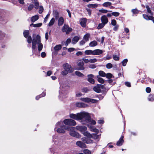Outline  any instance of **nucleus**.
Listing matches in <instances>:
<instances>
[{"label":"nucleus","instance_id":"21","mask_svg":"<svg viewBox=\"0 0 154 154\" xmlns=\"http://www.w3.org/2000/svg\"><path fill=\"white\" fill-rule=\"evenodd\" d=\"M69 134L71 136L77 138H79L80 137V135L79 134L75 131L70 132L69 133Z\"/></svg>","mask_w":154,"mask_h":154},{"label":"nucleus","instance_id":"13","mask_svg":"<svg viewBox=\"0 0 154 154\" xmlns=\"http://www.w3.org/2000/svg\"><path fill=\"white\" fill-rule=\"evenodd\" d=\"M77 63L78 66H79L78 69L79 70H83L85 69V67L83 66L84 63L83 61L82 60H79L77 62Z\"/></svg>","mask_w":154,"mask_h":154},{"label":"nucleus","instance_id":"9","mask_svg":"<svg viewBox=\"0 0 154 154\" xmlns=\"http://www.w3.org/2000/svg\"><path fill=\"white\" fill-rule=\"evenodd\" d=\"M80 100H81L85 102H91L93 103H96L98 101V100H96L91 99L88 97L82 98L80 99Z\"/></svg>","mask_w":154,"mask_h":154},{"label":"nucleus","instance_id":"46","mask_svg":"<svg viewBox=\"0 0 154 154\" xmlns=\"http://www.w3.org/2000/svg\"><path fill=\"white\" fill-rule=\"evenodd\" d=\"M105 25L102 23H99L97 27V29H100L104 27Z\"/></svg>","mask_w":154,"mask_h":154},{"label":"nucleus","instance_id":"39","mask_svg":"<svg viewBox=\"0 0 154 154\" xmlns=\"http://www.w3.org/2000/svg\"><path fill=\"white\" fill-rule=\"evenodd\" d=\"M45 92L43 91L42 93V94L39 95L38 96H37L36 97L35 99L36 100H38L39 98L43 97L45 96Z\"/></svg>","mask_w":154,"mask_h":154},{"label":"nucleus","instance_id":"56","mask_svg":"<svg viewBox=\"0 0 154 154\" xmlns=\"http://www.w3.org/2000/svg\"><path fill=\"white\" fill-rule=\"evenodd\" d=\"M113 16L115 17H117L119 16L120 14V13L117 12H112V14Z\"/></svg>","mask_w":154,"mask_h":154},{"label":"nucleus","instance_id":"41","mask_svg":"<svg viewBox=\"0 0 154 154\" xmlns=\"http://www.w3.org/2000/svg\"><path fill=\"white\" fill-rule=\"evenodd\" d=\"M99 76H101L103 77H105L106 76V74L105 72L103 71H100L99 72Z\"/></svg>","mask_w":154,"mask_h":154},{"label":"nucleus","instance_id":"38","mask_svg":"<svg viewBox=\"0 0 154 154\" xmlns=\"http://www.w3.org/2000/svg\"><path fill=\"white\" fill-rule=\"evenodd\" d=\"M54 15L56 20L58 19L59 17V13L57 11H53Z\"/></svg>","mask_w":154,"mask_h":154},{"label":"nucleus","instance_id":"62","mask_svg":"<svg viewBox=\"0 0 154 154\" xmlns=\"http://www.w3.org/2000/svg\"><path fill=\"white\" fill-rule=\"evenodd\" d=\"M33 5L32 4L30 5L28 8V10L29 11L31 10L33 8Z\"/></svg>","mask_w":154,"mask_h":154},{"label":"nucleus","instance_id":"43","mask_svg":"<svg viewBox=\"0 0 154 154\" xmlns=\"http://www.w3.org/2000/svg\"><path fill=\"white\" fill-rule=\"evenodd\" d=\"M42 25V23H39L37 24H34L33 23H32L30 24V26L32 25L33 27H40Z\"/></svg>","mask_w":154,"mask_h":154},{"label":"nucleus","instance_id":"22","mask_svg":"<svg viewBox=\"0 0 154 154\" xmlns=\"http://www.w3.org/2000/svg\"><path fill=\"white\" fill-rule=\"evenodd\" d=\"M124 136H122L120 138L119 140L116 143V145L117 146H122L123 144L124 140H123Z\"/></svg>","mask_w":154,"mask_h":154},{"label":"nucleus","instance_id":"33","mask_svg":"<svg viewBox=\"0 0 154 154\" xmlns=\"http://www.w3.org/2000/svg\"><path fill=\"white\" fill-rule=\"evenodd\" d=\"M29 31L28 30H25L23 32V34L24 36L27 38L28 36H29Z\"/></svg>","mask_w":154,"mask_h":154},{"label":"nucleus","instance_id":"64","mask_svg":"<svg viewBox=\"0 0 154 154\" xmlns=\"http://www.w3.org/2000/svg\"><path fill=\"white\" fill-rule=\"evenodd\" d=\"M89 90L86 88H84L82 89V91L84 92H87Z\"/></svg>","mask_w":154,"mask_h":154},{"label":"nucleus","instance_id":"51","mask_svg":"<svg viewBox=\"0 0 154 154\" xmlns=\"http://www.w3.org/2000/svg\"><path fill=\"white\" fill-rule=\"evenodd\" d=\"M128 61V60L127 59H124L122 62V66H126V64Z\"/></svg>","mask_w":154,"mask_h":154},{"label":"nucleus","instance_id":"16","mask_svg":"<svg viewBox=\"0 0 154 154\" xmlns=\"http://www.w3.org/2000/svg\"><path fill=\"white\" fill-rule=\"evenodd\" d=\"M87 22V19L85 18H82L80 19V23L82 26L85 27Z\"/></svg>","mask_w":154,"mask_h":154},{"label":"nucleus","instance_id":"45","mask_svg":"<svg viewBox=\"0 0 154 154\" xmlns=\"http://www.w3.org/2000/svg\"><path fill=\"white\" fill-rule=\"evenodd\" d=\"M106 77L108 79H110L114 77L113 75L110 73H108L106 74Z\"/></svg>","mask_w":154,"mask_h":154},{"label":"nucleus","instance_id":"18","mask_svg":"<svg viewBox=\"0 0 154 154\" xmlns=\"http://www.w3.org/2000/svg\"><path fill=\"white\" fill-rule=\"evenodd\" d=\"M143 18L146 20H152L154 23V19L152 16H148L147 15L143 14Z\"/></svg>","mask_w":154,"mask_h":154},{"label":"nucleus","instance_id":"31","mask_svg":"<svg viewBox=\"0 0 154 154\" xmlns=\"http://www.w3.org/2000/svg\"><path fill=\"white\" fill-rule=\"evenodd\" d=\"M55 22V20L54 18H52L50 20L49 23L48 24V26H51L53 25Z\"/></svg>","mask_w":154,"mask_h":154},{"label":"nucleus","instance_id":"36","mask_svg":"<svg viewBox=\"0 0 154 154\" xmlns=\"http://www.w3.org/2000/svg\"><path fill=\"white\" fill-rule=\"evenodd\" d=\"M97 4H90L88 5V7L92 8H95L98 6Z\"/></svg>","mask_w":154,"mask_h":154},{"label":"nucleus","instance_id":"50","mask_svg":"<svg viewBox=\"0 0 154 154\" xmlns=\"http://www.w3.org/2000/svg\"><path fill=\"white\" fill-rule=\"evenodd\" d=\"M5 35L4 33L0 31V40H2L5 37Z\"/></svg>","mask_w":154,"mask_h":154},{"label":"nucleus","instance_id":"61","mask_svg":"<svg viewBox=\"0 0 154 154\" xmlns=\"http://www.w3.org/2000/svg\"><path fill=\"white\" fill-rule=\"evenodd\" d=\"M113 58L115 60H118L119 59V57L116 55H113Z\"/></svg>","mask_w":154,"mask_h":154},{"label":"nucleus","instance_id":"42","mask_svg":"<svg viewBox=\"0 0 154 154\" xmlns=\"http://www.w3.org/2000/svg\"><path fill=\"white\" fill-rule=\"evenodd\" d=\"M62 48L61 45H58L55 46L54 47V49L55 51H59Z\"/></svg>","mask_w":154,"mask_h":154},{"label":"nucleus","instance_id":"8","mask_svg":"<svg viewBox=\"0 0 154 154\" xmlns=\"http://www.w3.org/2000/svg\"><path fill=\"white\" fill-rule=\"evenodd\" d=\"M52 140L54 143L57 144H58L59 143L62 142L61 138L55 135L53 136Z\"/></svg>","mask_w":154,"mask_h":154},{"label":"nucleus","instance_id":"1","mask_svg":"<svg viewBox=\"0 0 154 154\" xmlns=\"http://www.w3.org/2000/svg\"><path fill=\"white\" fill-rule=\"evenodd\" d=\"M37 44L38 45V51L40 53L42 49L43 45L41 43V37L38 35H37L36 37H33L32 41V49L33 54H36L37 52L36 45Z\"/></svg>","mask_w":154,"mask_h":154},{"label":"nucleus","instance_id":"53","mask_svg":"<svg viewBox=\"0 0 154 154\" xmlns=\"http://www.w3.org/2000/svg\"><path fill=\"white\" fill-rule=\"evenodd\" d=\"M50 15V14L49 13H48L47 15H46V17L45 18L44 21V23H46L47 21L48 20V19Z\"/></svg>","mask_w":154,"mask_h":154},{"label":"nucleus","instance_id":"58","mask_svg":"<svg viewBox=\"0 0 154 154\" xmlns=\"http://www.w3.org/2000/svg\"><path fill=\"white\" fill-rule=\"evenodd\" d=\"M43 11V7L42 6H40L38 12L39 14L42 13Z\"/></svg>","mask_w":154,"mask_h":154},{"label":"nucleus","instance_id":"4","mask_svg":"<svg viewBox=\"0 0 154 154\" xmlns=\"http://www.w3.org/2000/svg\"><path fill=\"white\" fill-rule=\"evenodd\" d=\"M85 112L82 111L76 114L71 113L69 114V117L72 119L76 120L77 121H80L81 123L83 120L85 113Z\"/></svg>","mask_w":154,"mask_h":154},{"label":"nucleus","instance_id":"44","mask_svg":"<svg viewBox=\"0 0 154 154\" xmlns=\"http://www.w3.org/2000/svg\"><path fill=\"white\" fill-rule=\"evenodd\" d=\"M131 12L133 13V16H134V14H137L139 13V11L136 9H132L131 10Z\"/></svg>","mask_w":154,"mask_h":154},{"label":"nucleus","instance_id":"30","mask_svg":"<svg viewBox=\"0 0 154 154\" xmlns=\"http://www.w3.org/2000/svg\"><path fill=\"white\" fill-rule=\"evenodd\" d=\"M149 101H153L154 100V94H150L148 97Z\"/></svg>","mask_w":154,"mask_h":154},{"label":"nucleus","instance_id":"49","mask_svg":"<svg viewBox=\"0 0 154 154\" xmlns=\"http://www.w3.org/2000/svg\"><path fill=\"white\" fill-rule=\"evenodd\" d=\"M83 152L85 154H91V151L87 149H85L83 151Z\"/></svg>","mask_w":154,"mask_h":154},{"label":"nucleus","instance_id":"15","mask_svg":"<svg viewBox=\"0 0 154 154\" xmlns=\"http://www.w3.org/2000/svg\"><path fill=\"white\" fill-rule=\"evenodd\" d=\"M76 144L79 147L82 148H84L86 147V146L85 143L80 141H77L76 143Z\"/></svg>","mask_w":154,"mask_h":154},{"label":"nucleus","instance_id":"20","mask_svg":"<svg viewBox=\"0 0 154 154\" xmlns=\"http://www.w3.org/2000/svg\"><path fill=\"white\" fill-rule=\"evenodd\" d=\"M101 20L102 23L105 25L108 23V21L107 17L106 15H103L101 17Z\"/></svg>","mask_w":154,"mask_h":154},{"label":"nucleus","instance_id":"59","mask_svg":"<svg viewBox=\"0 0 154 154\" xmlns=\"http://www.w3.org/2000/svg\"><path fill=\"white\" fill-rule=\"evenodd\" d=\"M68 72H69L64 69V70L62 71L61 74L63 75H65L68 74Z\"/></svg>","mask_w":154,"mask_h":154},{"label":"nucleus","instance_id":"48","mask_svg":"<svg viewBox=\"0 0 154 154\" xmlns=\"http://www.w3.org/2000/svg\"><path fill=\"white\" fill-rule=\"evenodd\" d=\"M75 74L77 76L79 77H82L84 76L82 73L78 71H75Z\"/></svg>","mask_w":154,"mask_h":154},{"label":"nucleus","instance_id":"54","mask_svg":"<svg viewBox=\"0 0 154 154\" xmlns=\"http://www.w3.org/2000/svg\"><path fill=\"white\" fill-rule=\"evenodd\" d=\"M27 42L29 43H30L32 42V38L29 35L27 37Z\"/></svg>","mask_w":154,"mask_h":154},{"label":"nucleus","instance_id":"37","mask_svg":"<svg viewBox=\"0 0 154 154\" xmlns=\"http://www.w3.org/2000/svg\"><path fill=\"white\" fill-rule=\"evenodd\" d=\"M97 78L98 81L101 84H103L104 82V80L102 78L100 77L99 75H97Z\"/></svg>","mask_w":154,"mask_h":154},{"label":"nucleus","instance_id":"47","mask_svg":"<svg viewBox=\"0 0 154 154\" xmlns=\"http://www.w3.org/2000/svg\"><path fill=\"white\" fill-rule=\"evenodd\" d=\"M112 5V3L111 2H106L104 3L103 5V6L105 7H108Z\"/></svg>","mask_w":154,"mask_h":154},{"label":"nucleus","instance_id":"27","mask_svg":"<svg viewBox=\"0 0 154 154\" xmlns=\"http://www.w3.org/2000/svg\"><path fill=\"white\" fill-rule=\"evenodd\" d=\"M100 135H97L95 134H93L92 135V138L95 140H99Z\"/></svg>","mask_w":154,"mask_h":154},{"label":"nucleus","instance_id":"52","mask_svg":"<svg viewBox=\"0 0 154 154\" xmlns=\"http://www.w3.org/2000/svg\"><path fill=\"white\" fill-rule=\"evenodd\" d=\"M71 40L70 38H68L65 42V45L66 46H67L71 42Z\"/></svg>","mask_w":154,"mask_h":154},{"label":"nucleus","instance_id":"60","mask_svg":"<svg viewBox=\"0 0 154 154\" xmlns=\"http://www.w3.org/2000/svg\"><path fill=\"white\" fill-rule=\"evenodd\" d=\"M97 61V59L96 58L90 59L89 60V62L91 63H94Z\"/></svg>","mask_w":154,"mask_h":154},{"label":"nucleus","instance_id":"32","mask_svg":"<svg viewBox=\"0 0 154 154\" xmlns=\"http://www.w3.org/2000/svg\"><path fill=\"white\" fill-rule=\"evenodd\" d=\"M93 90L95 91L98 93L100 92L101 91V89L99 88L97 85V86H95L93 88Z\"/></svg>","mask_w":154,"mask_h":154},{"label":"nucleus","instance_id":"63","mask_svg":"<svg viewBox=\"0 0 154 154\" xmlns=\"http://www.w3.org/2000/svg\"><path fill=\"white\" fill-rule=\"evenodd\" d=\"M146 91L147 93H149L151 91V89L150 88L148 87L146 88Z\"/></svg>","mask_w":154,"mask_h":154},{"label":"nucleus","instance_id":"34","mask_svg":"<svg viewBox=\"0 0 154 154\" xmlns=\"http://www.w3.org/2000/svg\"><path fill=\"white\" fill-rule=\"evenodd\" d=\"M146 9L147 12L149 14H150L151 16H153V13L152 12L149 6L148 5H146Z\"/></svg>","mask_w":154,"mask_h":154},{"label":"nucleus","instance_id":"29","mask_svg":"<svg viewBox=\"0 0 154 154\" xmlns=\"http://www.w3.org/2000/svg\"><path fill=\"white\" fill-rule=\"evenodd\" d=\"M97 42L95 41H93L90 43L89 44V46L91 47H94L97 45Z\"/></svg>","mask_w":154,"mask_h":154},{"label":"nucleus","instance_id":"28","mask_svg":"<svg viewBox=\"0 0 154 154\" xmlns=\"http://www.w3.org/2000/svg\"><path fill=\"white\" fill-rule=\"evenodd\" d=\"M39 18L38 16L37 15L33 16L31 17V21L32 22H34L37 20Z\"/></svg>","mask_w":154,"mask_h":154},{"label":"nucleus","instance_id":"11","mask_svg":"<svg viewBox=\"0 0 154 154\" xmlns=\"http://www.w3.org/2000/svg\"><path fill=\"white\" fill-rule=\"evenodd\" d=\"M76 129L82 132V134L86 131L87 129V127L83 125H77L75 127Z\"/></svg>","mask_w":154,"mask_h":154},{"label":"nucleus","instance_id":"19","mask_svg":"<svg viewBox=\"0 0 154 154\" xmlns=\"http://www.w3.org/2000/svg\"><path fill=\"white\" fill-rule=\"evenodd\" d=\"M82 140L84 143L87 144L91 143H93V140L89 138H87L86 137H83L82 138Z\"/></svg>","mask_w":154,"mask_h":154},{"label":"nucleus","instance_id":"55","mask_svg":"<svg viewBox=\"0 0 154 154\" xmlns=\"http://www.w3.org/2000/svg\"><path fill=\"white\" fill-rule=\"evenodd\" d=\"M116 20L112 19L111 20V24L112 25L115 26L116 24Z\"/></svg>","mask_w":154,"mask_h":154},{"label":"nucleus","instance_id":"40","mask_svg":"<svg viewBox=\"0 0 154 154\" xmlns=\"http://www.w3.org/2000/svg\"><path fill=\"white\" fill-rule=\"evenodd\" d=\"M34 7L35 9H38V8L39 3L37 0H34Z\"/></svg>","mask_w":154,"mask_h":154},{"label":"nucleus","instance_id":"24","mask_svg":"<svg viewBox=\"0 0 154 154\" xmlns=\"http://www.w3.org/2000/svg\"><path fill=\"white\" fill-rule=\"evenodd\" d=\"M64 20L63 17H61L59 18L58 20V25L59 26H61L63 25L64 23Z\"/></svg>","mask_w":154,"mask_h":154},{"label":"nucleus","instance_id":"10","mask_svg":"<svg viewBox=\"0 0 154 154\" xmlns=\"http://www.w3.org/2000/svg\"><path fill=\"white\" fill-rule=\"evenodd\" d=\"M64 69L69 72L71 73L73 72V69L71 67V66L69 65L68 63H66L63 65Z\"/></svg>","mask_w":154,"mask_h":154},{"label":"nucleus","instance_id":"26","mask_svg":"<svg viewBox=\"0 0 154 154\" xmlns=\"http://www.w3.org/2000/svg\"><path fill=\"white\" fill-rule=\"evenodd\" d=\"M83 134L85 136L87 137L88 138H92V134H91L88 131H85L83 133Z\"/></svg>","mask_w":154,"mask_h":154},{"label":"nucleus","instance_id":"57","mask_svg":"<svg viewBox=\"0 0 154 154\" xmlns=\"http://www.w3.org/2000/svg\"><path fill=\"white\" fill-rule=\"evenodd\" d=\"M112 64L110 63H107L106 65V67L108 69H110L112 68Z\"/></svg>","mask_w":154,"mask_h":154},{"label":"nucleus","instance_id":"3","mask_svg":"<svg viewBox=\"0 0 154 154\" xmlns=\"http://www.w3.org/2000/svg\"><path fill=\"white\" fill-rule=\"evenodd\" d=\"M89 123L91 125H95L96 124V122L91 119L89 114L85 112L83 120L81 122L82 124L86 125L87 123Z\"/></svg>","mask_w":154,"mask_h":154},{"label":"nucleus","instance_id":"35","mask_svg":"<svg viewBox=\"0 0 154 154\" xmlns=\"http://www.w3.org/2000/svg\"><path fill=\"white\" fill-rule=\"evenodd\" d=\"M90 34L87 33L84 36L83 39L85 41V42L88 41L89 40V38L90 37Z\"/></svg>","mask_w":154,"mask_h":154},{"label":"nucleus","instance_id":"5","mask_svg":"<svg viewBox=\"0 0 154 154\" xmlns=\"http://www.w3.org/2000/svg\"><path fill=\"white\" fill-rule=\"evenodd\" d=\"M103 53V51L99 49H97L94 50H86L85 52V53L86 55H100Z\"/></svg>","mask_w":154,"mask_h":154},{"label":"nucleus","instance_id":"2","mask_svg":"<svg viewBox=\"0 0 154 154\" xmlns=\"http://www.w3.org/2000/svg\"><path fill=\"white\" fill-rule=\"evenodd\" d=\"M69 129L68 127L63 124V121H60L56 124L54 130L58 133L64 134Z\"/></svg>","mask_w":154,"mask_h":154},{"label":"nucleus","instance_id":"17","mask_svg":"<svg viewBox=\"0 0 154 154\" xmlns=\"http://www.w3.org/2000/svg\"><path fill=\"white\" fill-rule=\"evenodd\" d=\"M87 77H88V81L91 83L94 84V80L93 79L94 75L92 74H90L88 75Z\"/></svg>","mask_w":154,"mask_h":154},{"label":"nucleus","instance_id":"12","mask_svg":"<svg viewBox=\"0 0 154 154\" xmlns=\"http://www.w3.org/2000/svg\"><path fill=\"white\" fill-rule=\"evenodd\" d=\"M62 87L63 88V90H61L59 91L60 96L62 97L63 98H65L66 97V95L67 92L66 91V89L64 88V86H62Z\"/></svg>","mask_w":154,"mask_h":154},{"label":"nucleus","instance_id":"6","mask_svg":"<svg viewBox=\"0 0 154 154\" xmlns=\"http://www.w3.org/2000/svg\"><path fill=\"white\" fill-rule=\"evenodd\" d=\"M63 124L64 123L66 125L69 126H74L76 125V122L71 119H64L63 121Z\"/></svg>","mask_w":154,"mask_h":154},{"label":"nucleus","instance_id":"14","mask_svg":"<svg viewBox=\"0 0 154 154\" xmlns=\"http://www.w3.org/2000/svg\"><path fill=\"white\" fill-rule=\"evenodd\" d=\"M87 126L88 128H89L90 131L95 132L97 134L99 132V130L95 128L94 126L89 124H88L87 125Z\"/></svg>","mask_w":154,"mask_h":154},{"label":"nucleus","instance_id":"23","mask_svg":"<svg viewBox=\"0 0 154 154\" xmlns=\"http://www.w3.org/2000/svg\"><path fill=\"white\" fill-rule=\"evenodd\" d=\"M76 106L78 107L85 108L88 107V105L83 103H76Z\"/></svg>","mask_w":154,"mask_h":154},{"label":"nucleus","instance_id":"25","mask_svg":"<svg viewBox=\"0 0 154 154\" xmlns=\"http://www.w3.org/2000/svg\"><path fill=\"white\" fill-rule=\"evenodd\" d=\"M79 40V37L77 36H75L72 38V44H75Z\"/></svg>","mask_w":154,"mask_h":154},{"label":"nucleus","instance_id":"7","mask_svg":"<svg viewBox=\"0 0 154 154\" xmlns=\"http://www.w3.org/2000/svg\"><path fill=\"white\" fill-rule=\"evenodd\" d=\"M72 29L69 26L64 24L62 29L63 32H65L66 34H68L72 31Z\"/></svg>","mask_w":154,"mask_h":154}]
</instances>
